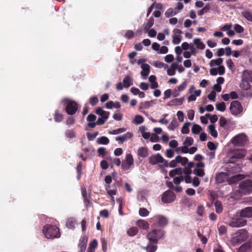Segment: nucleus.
<instances>
[{"instance_id": "obj_56", "label": "nucleus", "mask_w": 252, "mask_h": 252, "mask_svg": "<svg viewBox=\"0 0 252 252\" xmlns=\"http://www.w3.org/2000/svg\"><path fill=\"white\" fill-rule=\"evenodd\" d=\"M184 180V177L183 176L175 177L173 178V182L176 185H179Z\"/></svg>"}, {"instance_id": "obj_35", "label": "nucleus", "mask_w": 252, "mask_h": 252, "mask_svg": "<svg viewBox=\"0 0 252 252\" xmlns=\"http://www.w3.org/2000/svg\"><path fill=\"white\" fill-rule=\"evenodd\" d=\"M138 232V229L136 227L133 226L130 227L127 230V234L130 237H133L136 235Z\"/></svg>"}, {"instance_id": "obj_8", "label": "nucleus", "mask_w": 252, "mask_h": 252, "mask_svg": "<svg viewBox=\"0 0 252 252\" xmlns=\"http://www.w3.org/2000/svg\"><path fill=\"white\" fill-rule=\"evenodd\" d=\"M239 188L245 194H249L252 193V180L247 179L242 181L239 184Z\"/></svg>"}, {"instance_id": "obj_33", "label": "nucleus", "mask_w": 252, "mask_h": 252, "mask_svg": "<svg viewBox=\"0 0 252 252\" xmlns=\"http://www.w3.org/2000/svg\"><path fill=\"white\" fill-rule=\"evenodd\" d=\"M96 142L98 144L107 145L109 143V140L106 136H101L97 139Z\"/></svg>"}, {"instance_id": "obj_24", "label": "nucleus", "mask_w": 252, "mask_h": 252, "mask_svg": "<svg viewBox=\"0 0 252 252\" xmlns=\"http://www.w3.org/2000/svg\"><path fill=\"white\" fill-rule=\"evenodd\" d=\"M136 223L139 228L144 230H147L149 227V223L143 220H137Z\"/></svg>"}, {"instance_id": "obj_51", "label": "nucleus", "mask_w": 252, "mask_h": 252, "mask_svg": "<svg viewBox=\"0 0 252 252\" xmlns=\"http://www.w3.org/2000/svg\"><path fill=\"white\" fill-rule=\"evenodd\" d=\"M65 136L69 138H73L75 137V133L73 130L68 129L65 132Z\"/></svg>"}, {"instance_id": "obj_47", "label": "nucleus", "mask_w": 252, "mask_h": 252, "mask_svg": "<svg viewBox=\"0 0 252 252\" xmlns=\"http://www.w3.org/2000/svg\"><path fill=\"white\" fill-rule=\"evenodd\" d=\"M126 131V129L125 128H119L116 129H114L112 131H109L108 133L110 134L116 135L124 132Z\"/></svg>"}, {"instance_id": "obj_28", "label": "nucleus", "mask_w": 252, "mask_h": 252, "mask_svg": "<svg viewBox=\"0 0 252 252\" xmlns=\"http://www.w3.org/2000/svg\"><path fill=\"white\" fill-rule=\"evenodd\" d=\"M246 80L252 82V71L250 70H244L243 72L242 76Z\"/></svg>"}, {"instance_id": "obj_43", "label": "nucleus", "mask_w": 252, "mask_h": 252, "mask_svg": "<svg viewBox=\"0 0 252 252\" xmlns=\"http://www.w3.org/2000/svg\"><path fill=\"white\" fill-rule=\"evenodd\" d=\"M190 123L187 122L185 123L182 127L181 132L183 134H188L189 132V126L190 125Z\"/></svg>"}, {"instance_id": "obj_26", "label": "nucleus", "mask_w": 252, "mask_h": 252, "mask_svg": "<svg viewBox=\"0 0 252 252\" xmlns=\"http://www.w3.org/2000/svg\"><path fill=\"white\" fill-rule=\"evenodd\" d=\"M137 154L139 157L146 158L148 155V149L147 147H140L138 149Z\"/></svg>"}, {"instance_id": "obj_49", "label": "nucleus", "mask_w": 252, "mask_h": 252, "mask_svg": "<svg viewBox=\"0 0 252 252\" xmlns=\"http://www.w3.org/2000/svg\"><path fill=\"white\" fill-rule=\"evenodd\" d=\"M139 214L141 217H145L149 215V212L145 208H140L139 210Z\"/></svg>"}, {"instance_id": "obj_41", "label": "nucleus", "mask_w": 252, "mask_h": 252, "mask_svg": "<svg viewBox=\"0 0 252 252\" xmlns=\"http://www.w3.org/2000/svg\"><path fill=\"white\" fill-rule=\"evenodd\" d=\"M215 207L216 212L218 214H220L222 211V206L221 202L220 201H216L215 203Z\"/></svg>"}, {"instance_id": "obj_9", "label": "nucleus", "mask_w": 252, "mask_h": 252, "mask_svg": "<svg viewBox=\"0 0 252 252\" xmlns=\"http://www.w3.org/2000/svg\"><path fill=\"white\" fill-rule=\"evenodd\" d=\"M247 136L244 133H240L235 136L231 140L232 143L238 146H244L247 142Z\"/></svg>"}, {"instance_id": "obj_21", "label": "nucleus", "mask_w": 252, "mask_h": 252, "mask_svg": "<svg viewBox=\"0 0 252 252\" xmlns=\"http://www.w3.org/2000/svg\"><path fill=\"white\" fill-rule=\"evenodd\" d=\"M227 176L228 175L226 173L223 172L218 173L216 175V182L218 183H222L224 182L227 179Z\"/></svg>"}, {"instance_id": "obj_46", "label": "nucleus", "mask_w": 252, "mask_h": 252, "mask_svg": "<svg viewBox=\"0 0 252 252\" xmlns=\"http://www.w3.org/2000/svg\"><path fill=\"white\" fill-rule=\"evenodd\" d=\"M96 119V117L95 115L90 114L87 118V121L88 122L87 126H88L89 123H95Z\"/></svg>"}, {"instance_id": "obj_54", "label": "nucleus", "mask_w": 252, "mask_h": 252, "mask_svg": "<svg viewBox=\"0 0 252 252\" xmlns=\"http://www.w3.org/2000/svg\"><path fill=\"white\" fill-rule=\"evenodd\" d=\"M205 116L207 118H210V121L212 123H215L218 121V116L216 115H213L212 116L209 113H207L205 114Z\"/></svg>"}, {"instance_id": "obj_1", "label": "nucleus", "mask_w": 252, "mask_h": 252, "mask_svg": "<svg viewBox=\"0 0 252 252\" xmlns=\"http://www.w3.org/2000/svg\"><path fill=\"white\" fill-rule=\"evenodd\" d=\"M165 232L161 229H154L149 232L147 234V238L149 241V244L143 249L147 252H155L158 248L157 243L158 241L164 238Z\"/></svg>"}, {"instance_id": "obj_29", "label": "nucleus", "mask_w": 252, "mask_h": 252, "mask_svg": "<svg viewBox=\"0 0 252 252\" xmlns=\"http://www.w3.org/2000/svg\"><path fill=\"white\" fill-rule=\"evenodd\" d=\"M154 24V19L151 17L148 20L147 23L144 25V30L145 32H147L153 26Z\"/></svg>"}, {"instance_id": "obj_44", "label": "nucleus", "mask_w": 252, "mask_h": 252, "mask_svg": "<svg viewBox=\"0 0 252 252\" xmlns=\"http://www.w3.org/2000/svg\"><path fill=\"white\" fill-rule=\"evenodd\" d=\"M217 110L223 112L226 109V105L224 102L217 103L216 105Z\"/></svg>"}, {"instance_id": "obj_55", "label": "nucleus", "mask_w": 252, "mask_h": 252, "mask_svg": "<svg viewBox=\"0 0 252 252\" xmlns=\"http://www.w3.org/2000/svg\"><path fill=\"white\" fill-rule=\"evenodd\" d=\"M193 143V139L191 137H187L183 144L188 146H191Z\"/></svg>"}, {"instance_id": "obj_14", "label": "nucleus", "mask_w": 252, "mask_h": 252, "mask_svg": "<svg viewBox=\"0 0 252 252\" xmlns=\"http://www.w3.org/2000/svg\"><path fill=\"white\" fill-rule=\"evenodd\" d=\"M225 171L231 173H235L239 172L241 171V168L238 164L233 163H229L224 169Z\"/></svg>"}, {"instance_id": "obj_5", "label": "nucleus", "mask_w": 252, "mask_h": 252, "mask_svg": "<svg viewBox=\"0 0 252 252\" xmlns=\"http://www.w3.org/2000/svg\"><path fill=\"white\" fill-rule=\"evenodd\" d=\"M247 154V151L245 149H238L235 150L231 157L228 160L229 163H233L237 161L239 159L244 158Z\"/></svg>"}, {"instance_id": "obj_19", "label": "nucleus", "mask_w": 252, "mask_h": 252, "mask_svg": "<svg viewBox=\"0 0 252 252\" xmlns=\"http://www.w3.org/2000/svg\"><path fill=\"white\" fill-rule=\"evenodd\" d=\"M95 113L97 115L100 116L101 117L100 118L106 120L108 119L110 115L109 112L104 111L102 108L99 107L96 109Z\"/></svg>"}, {"instance_id": "obj_57", "label": "nucleus", "mask_w": 252, "mask_h": 252, "mask_svg": "<svg viewBox=\"0 0 252 252\" xmlns=\"http://www.w3.org/2000/svg\"><path fill=\"white\" fill-rule=\"evenodd\" d=\"M173 42L174 44H179L181 41V39H182V36L181 35H177V34H174L173 35Z\"/></svg>"}, {"instance_id": "obj_62", "label": "nucleus", "mask_w": 252, "mask_h": 252, "mask_svg": "<svg viewBox=\"0 0 252 252\" xmlns=\"http://www.w3.org/2000/svg\"><path fill=\"white\" fill-rule=\"evenodd\" d=\"M220 235H223L226 233L227 228L224 225H221L218 228Z\"/></svg>"}, {"instance_id": "obj_7", "label": "nucleus", "mask_w": 252, "mask_h": 252, "mask_svg": "<svg viewBox=\"0 0 252 252\" xmlns=\"http://www.w3.org/2000/svg\"><path fill=\"white\" fill-rule=\"evenodd\" d=\"M149 162L151 164L155 165L158 163H162L165 167H168V162L164 159L159 154L156 155H153L149 158Z\"/></svg>"}, {"instance_id": "obj_39", "label": "nucleus", "mask_w": 252, "mask_h": 252, "mask_svg": "<svg viewBox=\"0 0 252 252\" xmlns=\"http://www.w3.org/2000/svg\"><path fill=\"white\" fill-rule=\"evenodd\" d=\"M97 247V241L96 240L94 239L90 242L89 246L87 251H93L95 252V249Z\"/></svg>"}, {"instance_id": "obj_34", "label": "nucleus", "mask_w": 252, "mask_h": 252, "mask_svg": "<svg viewBox=\"0 0 252 252\" xmlns=\"http://www.w3.org/2000/svg\"><path fill=\"white\" fill-rule=\"evenodd\" d=\"M193 43L196 45L197 47L199 49L203 50L205 48V44L201 41L199 38H195L193 40Z\"/></svg>"}, {"instance_id": "obj_30", "label": "nucleus", "mask_w": 252, "mask_h": 252, "mask_svg": "<svg viewBox=\"0 0 252 252\" xmlns=\"http://www.w3.org/2000/svg\"><path fill=\"white\" fill-rule=\"evenodd\" d=\"M251 244L247 242L243 244L239 249V252H249L251 249Z\"/></svg>"}, {"instance_id": "obj_2", "label": "nucleus", "mask_w": 252, "mask_h": 252, "mask_svg": "<svg viewBox=\"0 0 252 252\" xmlns=\"http://www.w3.org/2000/svg\"><path fill=\"white\" fill-rule=\"evenodd\" d=\"M42 231L45 237L47 239L58 238L61 236L59 229L54 225L46 224L43 227Z\"/></svg>"}, {"instance_id": "obj_17", "label": "nucleus", "mask_w": 252, "mask_h": 252, "mask_svg": "<svg viewBox=\"0 0 252 252\" xmlns=\"http://www.w3.org/2000/svg\"><path fill=\"white\" fill-rule=\"evenodd\" d=\"M239 216L241 218H250L252 217V207H246L240 211Z\"/></svg>"}, {"instance_id": "obj_11", "label": "nucleus", "mask_w": 252, "mask_h": 252, "mask_svg": "<svg viewBox=\"0 0 252 252\" xmlns=\"http://www.w3.org/2000/svg\"><path fill=\"white\" fill-rule=\"evenodd\" d=\"M151 222L156 221L159 227H163L168 223L167 219L161 215H156L150 219Z\"/></svg>"}, {"instance_id": "obj_53", "label": "nucleus", "mask_w": 252, "mask_h": 252, "mask_svg": "<svg viewBox=\"0 0 252 252\" xmlns=\"http://www.w3.org/2000/svg\"><path fill=\"white\" fill-rule=\"evenodd\" d=\"M242 15L248 21L252 22V13L250 11H245L242 12Z\"/></svg>"}, {"instance_id": "obj_3", "label": "nucleus", "mask_w": 252, "mask_h": 252, "mask_svg": "<svg viewBox=\"0 0 252 252\" xmlns=\"http://www.w3.org/2000/svg\"><path fill=\"white\" fill-rule=\"evenodd\" d=\"M62 102L65 105V112L68 115H73L77 111V103L73 100L68 98H65L63 99Z\"/></svg>"}, {"instance_id": "obj_52", "label": "nucleus", "mask_w": 252, "mask_h": 252, "mask_svg": "<svg viewBox=\"0 0 252 252\" xmlns=\"http://www.w3.org/2000/svg\"><path fill=\"white\" fill-rule=\"evenodd\" d=\"M98 134V131H95L93 133H91L89 132H87L86 133L87 138L90 141L94 140Z\"/></svg>"}, {"instance_id": "obj_13", "label": "nucleus", "mask_w": 252, "mask_h": 252, "mask_svg": "<svg viewBox=\"0 0 252 252\" xmlns=\"http://www.w3.org/2000/svg\"><path fill=\"white\" fill-rule=\"evenodd\" d=\"M240 87L244 91L250 90L247 93V95L249 96H252V86L250 84V82L246 80L245 78L242 77L241 82L240 84Z\"/></svg>"}, {"instance_id": "obj_50", "label": "nucleus", "mask_w": 252, "mask_h": 252, "mask_svg": "<svg viewBox=\"0 0 252 252\" xmlns=\"http://www.w3.org/2000/svg\"><path fill=\"white\" fill-rule=\"evenodd\" d=\"M193 173L199 177H203L205 175L204 170L201 168H195L193 170Z\"/></svg>"}, {"instance_id": "obj_23", "label": "nucleus", "mask_w": 252, "mask_h": 252, "mask_svg": "<svg viewBox=\"0 0 252 252\" xmlns=\"http://www.w3.org/2000/svg\"><path fill=\"white\" fill-rule=\"evenodd\" d=\"M183 170L181 167H178L171 170L169 173V175L171 178H174L175 176H182Z\"/></svg>"}, {"instance_id": "obj_48", "label": "nucleus", "mask_w": 252, "mask_h": 252, "mask_svg": "<svg viewBox=\"0 0 252 252\" xmlns=\"http://www.w3.org/2000/svg\"><path fill=\"white\" fill-rule=\"evenodd\" d=\"M202 130V128L201 126L196 124L193 125L191 128L192 132L194 134H197L199 133Z\"/></svg>"}, {"instance_id": "obj_64", "label": "nucleus", "mask_w": 252, "mask_h": 252, "mask_svg": "<svg viewBox=\"0 0 252 252\" xmlns=\"http://www.w3.org/2000/svg\"><path fill=\"white\" fill-rule=\"evenodd\" d=\"M98 101V98L96 96L92 97L89 101V103L92 105L94 106L96 105Z\"/></svg>"}, {"instance_id": "obj_32", "label": "nucleus", "mask_w": 252, "mask_h": 252, "mask_svg": "<svg viewBox=\"0 0 252 252\" xmlns=\"http://www.w3.org/2000/svg\"><path fill=\"white\" fill-rule=\"evenodd\" d=\"M208 130L210 134L214 138L218 136V132L215 129V126L213 125H210L208 126Z\"/></svg>"}, {"instance_id": "obj_10", "label": "nucleus", "mask_w": 252, "mask_h": 252, "mask_svg": "<svg viewBox=\"0 0 252 252\" xmlns=\"http://www.w3.org/2000/svg\"><path fill=\"white\" fill-rule=\"evenodd\" d=\"M175 194L171 190H167L164 192L161 196V200L164 203H170L176 199Z\"/></svg>"}, {"instance_id": "obj_42", "label": "nucleus", "mask_w": 252, "mask_h": 252, "mask_svg": "<svg viewBox=\"0 0 252 252\" xmlns=\"http://www.w3.org/2000/svg\"><path fill=\"white\" fill-rule=\"evenodd\" d=\"M223 60L222 58H219L216 60H212L211 61L210 65L211 66H214L215 65L220 66L222 63Z\"/></svg>"}, {"instance_id": "obj_61", "label": "nucleus", "mask_w": 252, "mask_h": 252, "mask_svg": "<svg viewBox=\"0 0 252 252\" xmlns=\"http://www.w3.org/2000/svg\"><path fill=\"white\" fill-rule=\"evenodd\" d=\"M187 86V82L186 81L183 82L181 85L180 86L176 87V88L180 92L184 91Z\"/></svg>"}, {"instance_id": "obj_25", "label": "nucleus", "mask_w": 252, "mask_h": 252, "mask_svg": "<svg viewBox=\"0 0 252 252\" xmlns=\"http://www.w3.org/2000/svg\"><path fill=\"white\" fill-rule=\"evenodd\" d=\"M184 100V97H182L179 98H175L170 101L168 103V105H180L183 103Z\"/></svg>"}, {"instance_id": "obj_36", "label": "nucleus", "mask_w": 252, "mask_h": 252, "mask_svg": "<svg viewBox=\"0 0 252 252\" xmlns=\"http://www.w3.org/2000/svg\"><path fill=\"white\" fill-rule=\"evenodd\" d=\"M54 119L56 122L60 123L63 120V115L60 113L59 110H56L54 115Z\"/></svg>"}, {"instance_id": "obj_58", "label": "nucleus", "mask_w": 252, "mask_h": 252, "mask_svg": "<svg viewBox=\"0 0 252 252\" xmlns=\"http://www.w3.org/2000/svg\"><path fill=\"white\" fill-rule=\"evenodd\" d=\"M245 178V176L243 174H237L233 177L232 180L234 182H237L244 179Z\"/></svg>"}, {"instance_id": "obj_27", "label": "nucleus", "mask_w": 252, "mask_h": 252, "mask_svg": "<svg viewBox=\"0 0 252 252\" xmlns=\"http://www.w3.org/2000/svg\"><path fill=\"white\" fill-rule=\"evenodd\" d=\"M107 120L104 119L102 118H99L95 123H89L88 124V127L90 128H94L96 125H103Z\"/></svg>"}, {"instance_id": "obj_60", "label": "nucleus", "mask_w": 252, "mask_h": 252, "mask_svg": "<svg viewBox=\"0 0 252 252\" xmlns=\"http://www.w3.org/2000/svg\"><path fill=\"white\" fill-rule=\"evenodd\" d=\"M234 28L237 33H241L244 32V28L238 24L234 25Z\"/></svg>"}, {"instance_id": "obj_22", "label": "nucleus", "mask_w": 252, "mask_h": 252, "mask_svg": "<svg viewBox=\"0 0 252 252\" xmlns=\"http://www.w3.org/2000/svg\"><path fill=\"white\" fill-rule=\"evenodd\" d=\"M166 185L169 189H173L177 192H181L182 191L183 189L181 186L176 185L175 187L172 182L166 181Z\"/></svg>"}, {"instance_id": "obj_4", "label": "nucleus", "mask_w": 252, "mask_h": 252, "mask_svg": "<svg viewBox=\"0 0 252 252\" xmlns=\"http://www.w3.org/2000/svg\"><path fill=\"white\" fill-rule=\"evenodd\" d=\"M229 109L232 115L238 116L242 113L243 107L240 102L234 100L231 102Z\"/></svg>"}, {"instance_id": "obj_31", "label": "nucleus", "mask_w": 252, "mask_h": 252, "mask_svg": "<svg viewBox=\"0 0 252 252\" xmlns=\"http://www.w3.org/2000/svg\"><path fill=\"white\" fill-rule=\"evenodd\" d=\"M124 86L128 88L133 84V80L130 76H126L123 79Z\"/></svg>"}, {"instance_id": "obj_63", "label": "nucleus", "mask_w": 252, "mask_h": 252, "mask_svg": "<svg viewBox=\"0 0 252 252\" xmlns=\"http://www.w3.org/2000/svg\"><path fill=\"white\" fill-rule=\"evenodd\" d=\"M101 243L102 245V249L103 252H106L107 248V242L105 241L104 238H101Z\"/></svg>"}, {"instance_id": "obj_45", "label": "nucleus", "mask_w": 252, "mask_h": 252, "mask_svg": "<svg viewBox=\"0 0 252 252\" xmlns=\"http://www.w3.org/2000/svg\"><path fill=\"white\" fill-rule=\"evenodd\" d=\"M82 163L80 161L77 165L76 167V171L77 173V178L79 180H80L81 176L82 175Z\"/></svg>"}, {"instance_id": "obj_15", "label": "nucleus", "mask_w": 252, "mask_h": 252, "mask_svg": "<svg viewBox=\"0 0 252 252\" xmlns=\"http://www.w3.org/2000/svg\"><path fill=\"white\" fill-rule=\"evenodd\" d=\"M248 237V232L245 229L239 230L238 235L236 237V240L239 242H242L247 240Z\"/></svg>"}, {"instance_id": "obj_37", "label": "nucleus", "mask_w": 252, "mask_h": 252, "mask_svg": "<svg viewBox=\"0 0 252 252\" xmlns=\"http://www.w3.org/2000/svg\"><path fill=\"white\" fill-rule=\"evenodd\" d=\"M178 12L179 11H176L175 9H173L172 8H169L166 11L165 15L166 17L169 18L176 15Z\"/></svg>"}, {"instance_id": "obj_18", "label": "nucleus", "mask_w": 252, "mask_h": 252, "mask_svg": "<svg viewBox=\"0 0 252 252\" xmlns=\"http://www.w3.org/2000/svg\"><path fill=\"white\" fill-rule=\"evenodd\" d=\"M132 134L129 132L126 133L125 134L122 135L116 138V140L119 143L122 144L125 141L127 140L132 137Z\"/></svg>"}, {"instance_id": "obj_12", "label": "nucleus", "mask_w": 252, "mask_h": 252, "mask_svg": "<svg viewBox=\"0 0 252 252\" xmlns=\"http://www.w3.org/2000/svg\"><path fill=\"white\" fill-rule=\"evenodd\" d=\"M247 220L240 217L233 219L229 223L230 226L232 227H240L245 226L247 224Z\"/></svg>"}, {"instance_id": "obj_16", "label": "nucleus", "mask_w": 252, "mask_h": 252, "mask_svg": "<svg viewBox=\"0 0 252 252\" xmlns=\"http://www.w3.org/2000/svg\"><path fill=\"white\" fill-rule=\"evenodd\" d=\"M88 237L86 235L82 236L80 239V242L78 244V248L79 249V252H84L87 247V244L88 242Z\"/></svg>"}, {"instance_id": "obj_38", "label": "nucleus", "mask_w": 252, "mask_h": 252, "mask_svg": "<svg viewBox=\"0 0 252 252\" xmlns=\"http://www.w3.org/2000/svg\"><path fill=\"white\" fill-rule=\"evenodd\" d=\"M177 161H179L178 163L181 164V165L183 166H185L187 165V163L188 162V158L186 157H182L181 156H177Z\"/></svg>"}, {"instance_id": "obj_40", "label": "nucleus", "mask_w": 252, "mask_h": 252, "mask_svg": "<svg viewBox=\"0 0 252 252\" xmlns=\"http://www.w3.org/2000/svg\"><path fill=\"white\" fill-rule=\"evenodd\" d=\"M75 221L73 218H69L66 222V226L69 229H73L75 227Z\"/></svg>"}, {"instance_id": "obj_20", "label": "nucleus", "mask_w": 252, "mask_h": 252, "mask_svg": "<svg viewBox=\"0 0 252 252\" xmlns=\"http://www.w3.org/2000/svg\"><path fill=\"white\" fill-rule=\"evenodd\" d=\"M141 67L142 69L141 74L145 79L150 73V66L147 63H143L141 65Z\"/></svg>"}, {"instance_id": "obj_6", "label": "nucleus", "mask_w": 252, "mask_h": 252, "mask_svg": "<svg viewBox=\"0 0 252 252\" xmlns=\"http://www.w3.org/2000/svg\"><path fill=\"white\" fill-rule=\"evenodd\" d=\"M134 159L131 154H127L124 160L122 161L121 168L124 171H128L134 167Z\"/></svg>"}, {"instance_id": "obj_59", "label": "nucleus", "mask_w": 252, "mask_h": 252, "mask_svg": "<svg viewBox=\"0 0 252 252\" xmlns=\"http://www.w3.org/2000/svg\"><path fill=\"white\" fill-rule=\"evenodd\" d=\"M134 122L137 124H140L144 122L143 117L139 115H137L134 118Z\"/></svg>"}]
</instances>
